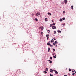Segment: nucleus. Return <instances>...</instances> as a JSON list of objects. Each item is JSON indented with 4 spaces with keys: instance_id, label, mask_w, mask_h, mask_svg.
Listing matches in <instances>:
<instances>
[{
    "instance_id": "obj_40",
    "label": "nucleus",
    "mask_w": 76,
    "mask_h": 76,
    "mask_svg": "<svg viewBox=\"0 0 76 76\" xmlns=\"http://www.w3.org/2000/svg\"><path fill=\"white\" fill-rule=\"evenodd\" d=\"M53 71H54V72H56V70H54Z\"/></svg>"
},
{
    "instance_id": "obj_14",
    "label": "nucleus",
    "mask_w": 76,
    "mask_h": 76,
    "mask_svg": "<svg viewBox=\"0 0 76 76\" xmlns=\"http://www.w3.org/2000/svg\"><path fill=\"white\" fill-rule=\"evenodd\" d=\"M34 20L36 21H37V22H38V19H37V18H35Z\"/></svg>"
},
{
    "instance_id": "obj_24",
    "label": "nucleus",
    "mask_w": 76,
    "mask_h": 76,
    "mask_svg": "<svg viewBox=\"0 0 76 76\" xmlns=\"http://www.w3.org/2000/svg\"><path fill=\"white\" fill-rule=\"evenodd\" d=\"M46 37H49V34L46 35Z\"/></svg>"
},
{
    "instance_id": "obj_35",
    "label": "nucleus",
    "mask_w": 76,
    "mask_h": 76,
    "mask_svg": "<svg viewBox=\"0 0 76 76\" xmlns=\"http://www.w3.org/2000/svg\"><path fill=\"white\" fill-rule=\"evenodd\" d=\"M75 75V73H74L72 74V76H73V75Z\"/></svg>"
},
{
    "instance_id": "obj_38",
    "label": "nucleus",
    "mask_w": 76,
    "mask_h": 76,
    "mask_svg": "<svg viewBox=\"0 0 76 76\" xmlns=\"http://www.w3.org/2000/svg\"><path fill=\"white\" fill-rule=\"evenodd\" d=\"M43 34V32H41V34Z\"/></svg>"
},
{
    "instance_id": "obj_16",
    "label": "nucleus",
    "mask_w": 76,
    "mask_h": 76,
    "mask_svg": "<svg viewBox=\"0 0 76 76\" xmlns=\"http://www.w3.org/2000/svg\"><path fill=\"white\" fill-rule=\"evenodd\" d=\"M71 9L72 10L73 9V5L71 6Z\"/></svg>"
},
{
    "instance_id": "obj_45",
    "label": "nucleus",
    "mask_w": 76,
    "mask_h": 76,
    "mask_svg": "<svg viewBox=\"0 0 76 76\" xmlns=\"http://www.w3.org/2000/svg\"><path fill=\"white\" fill-rule=\"evenodd\" d=\"M62 3V4H64V2Z\"/></svg>"
},
{
    "instance_id": "obj_30",
    "label": "nucleus",
    "mask_w": 76,
    "mask_h": 76,
    "mask_svg": "<svg viewBox=\"0 0 76 76\" xmlns=\"http://www.w3.org/2000/svg\"><path fill=\"white\" fill-rule=\"evenodd\" d=\"M53 51H55V49H53Z\"/></svg>"
},
{
    "instance_id": "obj_15",
    "label": "nucleus",
    "mask_w": 76,
    "mask_h": 76,
    "mask_svg": "<svg viewBox=\"0 0 76 76\" xmlns=\"http://www.w3.org/2000/svg\"><path fill=\"white\" fill-rule=\"evenodd\" d=\"M47 31L48 32V34H49L50 33V32H50V31L49 30H47ZM48 31H49V32H48Z\"/></svg>"
},
{
    "instance_id": "obj_5",
    "label": "nucleus",
    "mask_w": 76,
    "mask_h": 76,
    "mask_svg": "<svg viewBox=\"0 0 76 76\" xmlns=\"http://www.w3.org/2000/svg\"><path fill=\"white\" fill-rule=\"evenodd\" d=\"M67 2V0H64V3L65 4H66Z\"/></svg>"
},
{
    "instance_id": "obj_10",
    "label": "nucleus",
    "mask_w": 76,
    "mask_h": 76,
    "mask_svg": "<svg viewBox=\"0 0 76 76\" xmlns=\"http://www.w3.org/2000/svg\"><path fill=\"white\" fill-rule=\"evenodd\" d=\"M48 15H50V16H51V15H51V13H50L49 12L48 13Z\"/></svg>"
},
{
    "instance_id": "obj_1",
    "label": "nucleus",
    "mask_w": 76,
    "mask_h": 76,
    "mask_svg": "<svg viewBox=\"0 0 76 76\" xmlns=\"http://www.w3.org/2000/svg\"><path fill=\"white\" fill-rule=\"evenodd\" d=\"M52 29H55L56 28V26H53L52 27Z\"/></svg>"
},
{
    "instance_id": "obj_33",
    "label": "nucleus",
    "mask_w": 76,
    "mask_h": 76,
    "mask_svg": "<svg viewBox=\"0 0 76 76\" xmlns=\"http://www.w3.org/2000/svg\"><path fill=\"white\" fill-rule=\"evenodd\" d=\"M52 25H55V23H53V24H52Z\"/></svg>"
},
{
    "instance_id": "obj_44",
    "label": "nucleus",
    "mask_w": 76,
    "mask_h": 76,
    "mask_svg": "<svg viewBox=\"0 0 76 76\" xmlns=\"http://www.w3.org/2000/svg\"><path fill=\"white\" fill-rule=\"evenodd\" d=\"M52 22H53V20H52Z\"/></svg>"
},
{
    "instance_id": "obj_21",
    "label": "nucleus",
    "mask_w": 76,
    "mask_h": 76,
    "mask_svg": "<svg viewBox=\"0 0 76 76\" xmlns=\"http://www.w3.org/2000/svg\"><path fill=\"white\" fill-rule=\"evenodd\" d=\"M50 47H53V45H51V44L50 45Z\"/></svg>"
},
{
    "instance_id": "obj_42",
    "label": "nucleus",
    "mask_w": 76,
    "mask_h": 76,
    "mask_svg": "<svg viewBox=\"0 0 76 76\" xmlns=\"http://www.w3.org/2000/svg\"><path fill=\"white\" fill-rule=\"evenodd\" d=\"M52 55H53V56H54V53H53V54H52Z\"/></svg>"
},
{
    "instance_id": "obj_23",
    "label": "nucleus",
    "mask_w": 76,
    "mask_h": 76,
    "mask_svg": "<svg viewBox=\"0 0 76 76\" xmlns=\"http://www.w3.org/2000/svg\"><path fill=\"white\" fill-rule=\"evenodd\" d=\"M54 34H56V31H54Z\"/></svg>"
},
{
    "instance_id": "obj_17",
    "label": "nucleus",
    "mask_w": 76,
    "mask_h": 76,
    "mask_svg": "<svg viewBox=\"0 0 76 76\" xmlns=\"http://www.w3.org/2000/svg\"><path fill=\"white\" fill-rule=\"evenodd\" d=\"M55 74H58V72H57V71H55Z\"/></svg>"
},
{
    "instance_id": "obj_28",
    "label": "nucleus",
    "mask_w": 76,
    "mask_h": 76,
    "mask_svg": "<svg viewBox=\"0 0 76 76\" xmlns=\"http://www.w3.org/2000/svg\"><path fill=\"white\" fill-rule=\"evenodd\" d=\"M69 72H70V71H71V69H70V68L69 69Z\"/></svg>"
},
{
    "instance_id": "obj_12",
    "label": "nucleus",
    "mask_w": 76,
    "mask_h": 76,
    "mask_svg": "<svg viewBox=\"0 0 76 76\" xmlns=\"http://www.w3.org/2000/svg\"><path fill=\"white\" fill-rule=\"evenodd\" d=\"M58 32H59V33H61V31L60 30L59 31L58 30H57Z\"/></svg>"
},
{
    "instance_id": "obj_32",
    "label": "nucleus",
    "mask_w": 76,
    "mask_h": 76,
    "mask_svg": "<svg viewBox=\"0 0 76 76\" xmlns=\"http://www.w3.org/2000/svg\"><path fill=\"white\" fill-rule=\"evenodd\" d=\"M50 76H53V75L51 74H50Z\"/></svg>"
},
{
    "instance_id": "obj_20",
    "label": "nucleus",
    "mask_w": 76,
    "mask_h": 76,
    "mask_svg": "<svg viewBox=\"0 0 76 76\" xmlns=\"http://www.w3.org/2000/svg\"><path fill=\"white\" fill-rule=\"evenodd\" d=\"M47 45H50V42L47 43Z\"/></svg>"
},
{
    "instance_id": "obj_11",
    "label": "nucleus",
    "mask_w": 76,
    "mask_h": 76,
    "mask_svg": "<svg viewBox=\"0 0 76 76\" xmlns=\"http://www.w3.org/2000/svg\"><path fill=\"white\" fill-rule=\"evenodd\" d=\"M43 73H44L45 74L46 73H47V71H43Z\"/></svg>"
},
{
    "instance_id": "obj_43",
    "label": "nucleus",
    "mask_w": 76,
    "mask_h": 76,
    "mask_svg": "<svg viewBox=\"0 0 76 76\" xmlns=\"http://www.w3.org/2000/svg\"><path fill=\"white\" fill-rule=\"evenodd\" d=\"M56 47H57V45H56Z\"/></svg>"
},
{
    "instance_id": "obj_9",
    "label": "nucleus",
    "mask_w": 76,
    "mask_h": 76,
    "mask_svg": "<svg viewBox=\"0 0 76 76\" xmlns=\"http://www.w3.org/2000/svg\"><path fill=\"white\" fill-rule=\"evenodd\" d=\"M59 21L60 22H62V21H63V19H62L61 18L59 20Z\"/></svg>"
},
{
    "instance_id": "obj_39",
    "label": "nucleus",
    "mask_w": 76,
    "mask_h": 76,
    "mask_svg": "<svg viewBox=\"0 0 76 76\" xmlns=\"http://www.w3.org/2000/svg\"><path fill=\"white\" fill-rule=\"evenodd\" d=\"M53 39H54V40H56V39H55V38H54Z\"/></svg>"
},
{
    "instance_id": "obj_27",
    "label": "nucleus",
    "mask_w": 76,
    "mask_h": 76,
    "mask_svg": "<svg viewBox=\"0 0 76 76\" xmlns=\"http://www.w3.org/2000/svg\"><path fill=\"white\" fill-rule=\"evenodd\" d=\"M50 58L51 60H52V58H53V57H50Z\"/></svg>"
},
{
    "instance_id": "obj_6",
    "label": "nucleus",
    "mask_w": 76,
    "mask_h": 76,
    "mask_svg": "<svg viewBox=\"0 0 76 76\" xmlns=\"http://www.w3.org/2000/svg\"><path fill=\"white\" fill-rule=\"evenodd\" d=\"M48 61H50L49 63H52V61L49 60H48Z\"/></svg>"
},
{
    "instance_id": "obj_34",
    "label": "nucleus",
    "mask_w": 76,
    "mask_h": 76,
    "mask_svg": "<svg viewBox=\"0 0 76 76\" xmlns=\"http://www.w3.org/2000/svg\"><path fill=\"white\" fill-rule=\"evenodd\" d=\"M32 16H34V14L33 13H32Z\"/></svg>"
},
{
    "instance_id": "obj_46",
    "label": "nucleus",
    "mask_w": 76,
    "mask_h": 76,
    "mask_svg": "<svg viewBox=\"0 0 76 76\" xmlns=\"http://www.w3.org/2000/svg\"><path fill=\"white\" fill-rule=\"evenodd\" d=\"M65 25V24H64L63 25Z\"/></svg>"
},
{
    "instance_id": "obj_31",
    "label": "nucleus",
    "mask_w": 76,
    "mask_h": 76,
    "mask_svg": "<svg viewBox=\"0 0 76 76\" xmlns=\"http://www.w3.org/2000/svg\"><path fill=\"white\" fill-rule=\"evenodd\" d=\"M47 40H48V38H49V37H47Z\"/></svg>"
},
{
    "instance_id": "obj_48",
    "label": "nucleus",
    "mask_w": 76,
    "mask_h": 76,
    "mask_svg": "<svg viewBox=\"0 0 76 76\" xmlns=\"http://www.w3.org/2000/svg\"><path fill=\"white\" fill-rule=\"evenodd\" d=\"M50 1H51V0H50Z\"/></svg>"
},
{
    "instance_id": "obj_37",
    "label": "nucleus",
    "mask_w": 76,
    "mask_h": 76,
    "mask_svg": "<svg viewBox=\"0 0 76 76\" xmlns=\"http://www.w3.org/2000/svg\"><path fill=\"white\" fill-rule=\"evenodd\" d=\"M66 12H65V11H63V13H65Z\"/></svg>"
},
{
    "instance_id": "obj_25",
    "label": "nucleus",
    "mask_w": 76,
    "mask_h": 76,
    "mask_svg": "<svg viewBox=\"0 0 76 76\" xmlns=\"http://www.w3.org/2000/svg\"><path fill=\"white\" fill-rule=\"evenodd\" d=\"M46 71H48V68H46Z\"/></svg>"
},
{
    "instance_id": "obj_18",
    "label": "nucleus",
    "mask_w": 76,
    "mask_h": 76,
    "mask_svg": "<svg viewBox=\"0 0 76 76\" xmlns=\"http://www.w3.org/2000/svg\"><path fill=\"white\" fill-rule=\"evenodd\" d=\"M55 43V44H57V43H58V42H57V41H56L55 42H54Z\"/></svg>"
},
{
    "instance_id": "obj_4",
    "label": "nucleus",
    "mask_w": 76,
    "mask_h": 76,
    "mask_svg": "<svg viewBox=\"0 0 76 76\" xmlns=\"http://www.w3.org/2000/svg\"><path fill=\"white\" fill-rule=\"evenodd\" d=\"M45 22H47V21H48V20L47 19V18H46L45 19Z\"/></svg>"
},
{
    "instance_id": "obj_36",
    "label": "nucleus",
    "mask_w": 76,
    "mask_h": 76,
    "mask_svg": "<svg viewBox=\"0 0 76 76\" xmlns=\"http://www.w3.org/2000/svg\"><path fill=\"white\" fill-rule=\"evenodd\" d=\"M53 45H56V44L54 43H53Z\"/></svg>"
},
{
    "instance_id": "obj_7",
    "label": "nucleus",
    "mask_w": 76,
    "mask_h": 76,
    "mask_svg": "<svg viewBox=\"0 0 76 76\" xmlns=\"http://www.w3.org/2000/svg\"><path fill=\"white\" fill-rule=\"evenodd\" d=\"M48 52H49L50 51V48H48Z\"/></svg>"
},
{
    "instance_id": "obj_29",
    "label": "nucleus",
    "mask_w": 76,
    "mask_h": 76,
    "mask_svg": "<svg viewBox=\"0 0 76 76\" xmlns=\"http://www.w3.org/2000/svg\"><path fill=\"white\" fill-rule=\"evenodd\" d=\"M72 70H73V71H72V72H75V70H74L73 69H72Z\"/></svg>"
},
{
    "instance_id": "obj_13",
    "label": "nucleus",
    "mask_w": 76,
    "mask_h": 76,
    "mask_svg": "<svg viewBox=\"0 0 76 76\" xmlns=\"http://www.w3.org/2000/svg\"><path fill=\"white\" fill-rule=\"evenodd\" d=\"M56 57H57V56H56V55L53 56V57L54 58H56Z\"/></svg>"
},
{
    "instance_id": "obj_26",
    "label": "nucleus",
    "mask_w": 76,
    "mask_h": 76,
    "mask_svg": "<svg viewBox=\"0 0 76 76\" xmlns=\"http://www.w3.org/2000/svg\"><path fill=\"white\" fill-rule=\"evenodd\" d=\"M62 19L63 20H65V18H62Z\"/></svg>"
},
{
    "instance_id": "obj_19",
    "label": "nucleus",
    "mask_w": 76,
    "mask_h": 76,
    "mask_svg": "<svg viewBox=\"0 0 76 76\" xmlns=\"http://www.w3.org/2000/svg\"><path fill=\"white\" fill-rule=\"evenodd\" d=\"M51 42H54V40L53 39H52L51 41Z\"/></svg>"
},
{
    "instance_id": "obj_3",
    "label": "nucleus",
    "mask_w": 76,
    "mask_h": 76,
    "mask_svg": "<svg viewBox=\"0 0 76 76\" xmlns=\"http://www.w3.org/2000/svg\"><path fill=\"white\" fill-rule=\"evenodd\" d=\"M40 15V13L39 12H38L36 14V16H39Z\"/></svg>"
},
{
    "instance_id": "obj_8",
    "label": "nucleus",
    "mask_w": 76,
    "mask_h": 76,
    "mask_svg": "<svg viewBox=\"0 0 76 76\" xmlns=\"http://www.w3.org/2000/svg\"><path fill=\"white\" fill-rule=\"evenodd\" d=\"M50 72L51 73H52V72H53V69H50Z\"/></svg>"
},
{
    "instance_id": "obj_47",
    "label": "nucleus",
    "mask_w": 76,
    "mask_h": 76,
    "mask_svg": "<svg viewBox=\"0 0 76 76\" xmlns=\"http://www.w3.org/2000/svg\"><path fill=\"white\" fill-rule=\"evenodd\" d=\"M76 74V71H75V72Z\"/></svg>"
},
{
    "instance_id": "obj_41",
    "label": "nucleus",
    "mask_w": 76,
    "mask_h": 76,
    "mask_svg": "<svg viewBox=\"0 0 76 76\" xmlns=\"http://www.w3.org/2000/svg\"><path fill=\"white\" fill-rule=\"evenodd\" d=\"M64 76H67V75H64Z\"/></svg>"
},
{
    "instance_id": "obj_2",
    "label": "nucleus",
    "mask_w": 76,
    "mask_h": 76,
    "mask_svg": "<svg viewBox=\"0 0 76 76\" xmlns=\"http://www.w3.org/2000/svg\"><path fill=\"white\" fill-rule=\"evenodd\" d=\"M39 28L41 29V30H43L44 29V27L42 26V27H39Z\"/></svg>"
},
{
    "instance_id": "obj_22",
    "label": "nucleus",
    "mask_w": 76,
    "mask_h": 76,
    "mask_svg": "<svg viewBox=\"0 0 76 76\" xmlns=\"http://www.w3.org/2000/svg\"><path fill=\"white\" fill-rule=\"evenodd\" d=\"M52 26H53L52 24H50V27H51Z\"/></svg>"
}]
</instances>
